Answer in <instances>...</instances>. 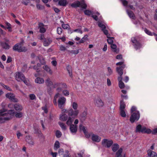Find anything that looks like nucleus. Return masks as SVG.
I'll return each instance as SVG.
<instances>
[{
	"mask_svg": "<svg viewBox=\"0 0 157 157\" xmlns=\"http://www.w3.org/2000/svg\"><path fill=\"white\" fill-rule=\"evenodd\" d=\"M15 104L10 103L8 105V107L12 109L14 108Z\"/></svg>",
	"mask_w": 157,
	"mask_h": 157,
	"instance_id": "63",
	"label": "nucleus"
},
{
	"mask_svg": "<svg viewBox=\"0 0 157 157\" xmlns=\"http://www.w3.org/2000/svg\"><path fill=\"white\" fill-rule=\"evenodd\" d=\"M61 132L59 130H57L56 132V135L58 138L62 136Z\"/></svg>",
	"mask_w": 157,
	"mask_h": 157,
	"instance_id": "44",
	"label": "nucleus"
},
{
	"mask_svg": "<svg viewBox=\"0 0 157 157\" xmlns=\"http://www.w3.org/2000/svg\"><path fill=\"white\" fill-rule=\"evenodd\" d=\"M2 85L5 89L9 91L11 90V88L7 86L6 85L4 84H2Z\"/></svg>",
	"mask_w": 157,
	"mask_h": 157,
	"instance_id": "54",
	"label": "nucleus"
},
{
	"mask_svg": "<svg viewBox=\"0 0 157 157\" xmlns=\"http://www.w3.org/2000/svg\"><path fill=\"white\" fill-rule=\"evenodd\" d=\"M126 12L127 13V14H128V16H129V17L131 19H135V15L133 13V12L130 11L128 10L127 9L126 10Z\"/></svg>",
	"mask_w": 157,
	"mask_h": 157,
	"instance_id": "27",
	"label": "nucleus"
},
{
	"mask_svg": "<svg viewBox=\"0 0 157 157\" xmlns=\"http://www.w3.org/2000/svg\"><path fill=\"white\" fill-rule=\"evenodd\" d=\"M36 7L38 9L40 10H42L44 9V7L40 4H37Z\"/></svg>",
	"mask_w": 157,
	"mask_h": 157,
	"instance_id": "62",
	"label": "nucleus"
},
{
	"mask_svg": "<svg viewBox=\"0 0 157 157\" xmlns=\"http://www.w3.org/2000/svg\"><path fill=\"white\" fill-rule=\"evenodd\" d=\"M25 77L24 75L21 72H18L16 73L15 79L18 81H21L23 80Z\"/></svg>",
	"mask_w": 157,
	"mask_h": 157,
	"instance_id": "15",
	"label": "nucleus"
},
{
	"mask_svg": "<svg viewBox=\"0 0 157 157\" xmlns=\"http://www.w3.org/2000/svg\"><path fill=\"white\" fill-rule=\"evenodd\" d=\"M131 41L133 45L136 50L139 49L141 48V45L139 40H131Z\"/></svg>",
	"mask_w": 157,
	"mask_h": 157,
	"instance_id": "14",
	"label": "nucleus"
},
{
	"mask_svg": "<svg viewBox=\"0 0 157 157\" xmlns=\"http://www.w3.org/2000/svg\"><path fill=\"white\" fill-rule=\"evenodd\" d=\"M79 128L80 129H82V130L84 134L87 133V132L86 131V129L85 127L82 126V125L81 124L79 125Z\"/></svg>",
	"mask_w": 157,
	"mask_h": 157,
	"instance_id": "48",
	"label": "nucleus"
},
{
	"mask_svg": "<svg viewBox=\"0 0 157 157\" xmlns=\"http://www.w3.org/2000/svg\"><path fill=\"white\" fill-rule=\"evenodd\" d=\"M29 97L30 99L31 100H33L36 98V97L34 94H31L29 95Z\"/></svg>",
	"mask_w": 157,
	"mask_h": 157,
	"instance_id": "52",
	"label": "nucleus"
},
{
	"mask_svg": "<svg viewBox=\"0 0 157 157\" xmlns=\"http://www.w3.org/2000/svg\"><path fill=\"white\" fill-rule=\"evenodd\" d=\"M23 40H22L21 42L16 44L13 47V50L18 52H26L27 49L26 47L23 46Z\"/></svg>",
	"mask_w": 157,
	"mask_h": 157,
	"instance_id": "4",
	"label": "nucleus"
},
{
	"mask_svg": "<svg viewBox=\"0 0 157 157\" xmlns=\"http://www.w3.org/2000/svg\"><path fill=\"white\" fill-rule=\"evenodd\" d=\"M67 69L69 74L70 76L71 77H72V73L71 68H70L69 66H68L67 67Z\"/></svg>",
	"mask_w": 157,
	"mask_h": 157,
	"instance_id": "45",
	"label": "nucleus"
},
{
	"mask_svg": "<svg viewBox=\"0 0 157 157\" xmlns=\"http://www.w3.org/2000/svg\"><path fill=\"white\" fill-rule=\"evenodd\" d=\"M59 147H60V144L59 143V141H56L54 144V149L55 150H56L58 148H59Z\"/></svg>",
	"mask_w": 157,
	"mask_h": 157,
	"instance_id": "38",
	"label": "nucleus"
},
{
	"mask_svg": "<svg viewBox=\"0 0 157 157\" xmlns=\"http://www.w3.org/2000/svg\"><path fill=\"white\" fill-rule=\"evenodd\" d=\"M78 126L76 125L72 124L70 126V130L72 133H75L77 131Z\"/></svg>",
	"mask_w": 157,
	"mask_h": 157,
	"instance_id": "18",
	"label": "nucleus"
},
{
	"mask_svg": "<svg viewBox=\"0 0 157 157\" xmlns=\"http://www.w3.org/2000/svg\"><path fill=\"white\" fill-rule=\"evenodd\" d=\"M136 132H141L142 133L150 134L151 133L153 135H155L157 133V128H154L152 131L149 128H147L145 127H142L141 124H139L136 127Z\"/></svg>",
	"mask_w": 157,
	"mask_h": 157,
	"instance_id": "1",
	"label": "nucleus"
},
{
	"mask_svg": "<svg viewBox=\"0 0 157 157\" xmlns=\"http://www.w3.org/2000/svg\"><path fill=\"white\" fill-rule=\"evenodd\" d=\"M35 83L38 84H43L44 81V79L41 77H37L35 80Z\"/></svg>",
	"mask_w": 157,
	"mask_h": 157,
	"instance_id": "28",
	"label": "nucleus"
},
{
	"mask_svg": "<svg viewBox=\"0 0 157 157\" xmlns=\"http://www.w3.org/2000/svg\"><path fill=\"white\" fill-rule=\"evenodd\" d=\"M72 107L74 110L72 108H71L67 110V112L69 116H73L76 117L79 112V110L77 109L78 104L75 102H73L72 104Z\"/></svg>",
	"mask_w": 157,
	"mask_h": 157,
	"instance_id": "3",
	"label": "nucleus"
},
{
	"mask_svg": "<svg viewBox=\"0 0 157 157\" xmlns=\"http://www.w3.org/2000/svg\"><path fill=\"white\" fill-rule=\"evenodd\" d=\"M6 32L3 31L2 29H0V34L3 36H5L6 34Z\"/></svg>",
	"mask_w": 157,
	"mask_h": 157,
	"instance_id": "61",
	"label": "nucleus"
},
{
	"mask_svg": "<svg viewBox=\"0 0 157 157\" xmlns=\"http://www.w3.org/2000/svg\"><path fill=\"white\" fill-rule=\"evenodd\" d=\"M122 2V4L123 6H125L126 8L129 7L132 10H134L135 8L132 5H130L128 6H127L128 2L127 1L124 0H120Z\"/></svg>",
	"mask_w": 157,
	"mask_h": 157,
	"instance_id": "26",
	"label": "nucleus"
},
{
	"mask_svg": "<svg viewBox=\"0 0 157 157\" xmlns=\"http://www.w3.org/2000/svg\"><path fill=\"white\" fill-rule=\"evenodd\" d=\"M14 108L17 111L20 112L22 110L23 107L21 105H19L18 104L16 103L15 104Z\"/></svg>",
	"mask_w": 157,
	"mask_h": 157,
	"instance_id": "32",
	"label": "nucleus"
},
{
	"mask_svg": "<svg viewBox=\"0 0 157 157\" xmlns=\"http://www.w3.org/2000/svg\"><path fill=\"white\" fill-rule=\"evenodd\" d=\"M71 6L74 8L80 7L83 9H86L87 7V5L85 3L84 0H82L81 2L79 1L75 2L72 3L71 5Z\"/></svg>",
	"mask_w": 157,
	"mask_h": 157,
	"instance_id": "6",
	"label": "nucleus"
},
{
	"mask_svg": "<svg viewBox=\"0 0 157 157\" xmlns=\"http://www.w3.org/2000/svg\"><path fill=\"white\" fill-rule=\"evenodd\" d=\"M119 148V145L117 144H114L112 146V151L114 152H116Z\"/></svg>",
	"mask_w": 157,
	"mask_h": 157,
	"instance_id": "35",
	"label": "nucleus"
},
{
	"mask_svg": "<svg viewBox=\"0 0 157 157\" xmlns=\"http://www.w3.org/2000/svg\"><path fill=\"white\" fill-rule=\"evenodd\" d=\"M33 68L36 70V71L37 72H38L40 71V69L36 66L35 65L33 67Z\"/></svg>",
	"mask_w": 157,
	"mask_h": 157,
	"instance_id": "56",
	"label": "nucleus"
},
{
	"mask_svg": "<svg viewBox=\"0 0 157 157\" xmlns=\"http://www.w3.org/2000/svg\"><path fill=\"white\" fill-rule=\"evenodd\" d=\"M73 121V120L70 117H69L68 119L66 122L67 124L68 125L70 126V125L72 124V123Z\"/></svg>",
	"mask_w": 157,
	"mask_h": 157,
	"instance_id": "43",
	"label": "nucleus"
},
{
	"mask_svg": "<svg viewBox=\"0 0 157 157\" xmlns=\"http://www.w3.org/2000/svg\"><path fill=\"white\" fill-rule=\"evenodd\" d=\"M6 97L10 100L17 102V99L15 98L14 94L11 93H8L6 95Z\"/></svg>",
	"mask_w": 157,
	"mask_h": 157,
	"instance_id": "16",
	"label": "nucleus"
},
{
	"mask_svg": "<svg viewBox=\"0 0 157 157\" xmlns=\"http://www.w3.org/2000/svg\"><path fill=\"white\" fill-rule=\"evenodd\" d=\"M59 153L60 155H62L63 153V149H59L58 150Z\"/></svg>",
	"mask_w": 157,
	"mask_h": 157,
	"instance_id": "64",
	"label": "nucleus"
},
{
	"mask_svg": "<svg viewBox=\"0 0 157 157\" xmlns=\"http://www.w3.org/2000/svg\"><path fill=\"white\" fill-rule=\"evenodd\" d=\"M143 30L149 36H154L155 37L156 39H157V34L151 33L149 30L146 28H143Z\"/></svg>",
	"mask_w": 157,
	"mask_h": 157,
	"instance_id": "23",
	"label": "nucleus"
},
{
	"mask_svg": "<svg viewBox=\"0 0 157 157\" xmlns=\"http://www.w3.org/2000/svg\"><path fill=\"white\" fill-rule=\"evenodd\" d=\"M123 151V149L121 147L116 153V157H122L121 154Z\"/></svg>",
	"mask_w": 157,
	"mask_h": 157,
	"instance_id": "34",
	"label": "nucleus"
},
{
	"mask_svg": "<svg viewBox=\"0 0 157 157\" xmlns=\"http://www.w3.org/2000/svg\"><path fill=\"white\" fill-rule=\"evenodd\" d=\"M67 88V84L62 82H55L53 89L56 88V90L58 92L61 91L63 89Z\"/></svg>",
	"mask_w": 157,
	"mask_h": 157,
	"instance_id": "5",
	"label": "nucleus"
},
{
	"mask_svg": "<svg viewBox=\"0 0 157 157\" xmlns=\"http://www.w3.org/2000/svg\"><path fill=\"white\" fill-rule=\"evenodd\" d=\"M23 116V113L22 112H19L17 113L15 115V117L17 118H21Z\"/></svg>",
	"mask_w": 157,
	"mask_h": 157,
	"instance_id": "47",
	"label": "nucleus"
},
{
	"mask_svg": "<svg viewBox=\"0 0 157 157\" xmlns=\"http://www.w3.org/2000/svg\"><path fill=\"white\" fill-rule=\"evenodd\" d=\"M43 68L48 73L51 75L52 74V71L50 67L47 65H45L43 67Z\"/></svg>",
	"mask_w": 157,
	"mask_h": 157,
	"instance_id": "31",
	"label": "nucleus"
},
{
	"mask_svg": "<svg viewBox=\"0 0 157 157\" xmlns=\"http://www.w3.org/2000/svg\"><path fill=\"white\" fill-rule=\"evenodd\" d=\"M25 140L30 145H33L34 142L33 141L32 137L29 136H27L25 137Z\"/></svg>",
	"mask_w": 157,
	"mask_h": 157,
	"instance_id": "22",
	"label": "nucleus"
},
{
	"mask_svg": "<svg viewBox=\"0 0 157 157\" xmlns=\"http://www.w3.org/2000/svg\"><path fill=\"white\" fill-rule=\"evenodd\" d=\"M111 48L113 49V51L114 52H117V50L116 49L117 46L115 44H112L111 45Z\"/></svg>",
	"mask_w": 157,
	"mask_h": 157,
	"instance_id": "46",
	"label": "nucleus"
},
{
	"mask_svg": "<svg viewBox=\"0 0 157 157\" xmlns=\"http://www.w3.org/2000/svg\"><path fill=\"white\" fill-rule=\"evenodd\" d=\"M126 105L123 100H121L120 101V109H125Z\"/></svg>",
	"mask_w": 157,
	"mask_h": 157,
	"instance_id": "37",
	"label": "nucleus"
},
{
	"mask_svg": "<svg viewBox=\"0 0 157 157\" xmlns=\"http://www.w3.org/2000/svg\"><path fill=\"white\" fill-rule=\"evenodd\" d=\"M108 71L109 72V75H111L113 73V71L110 67H108L107 68Z\"/></svg>",
	"mask_w": 157,
	"mask_h": 157,
	"instance_id": "57",
	"label": "nucleus"
},
{
	"mask_svg": "<svg viewBox=\"0 0 157 157\" xmlns=\"http://www.w3.org/2000/svg\"><path fill=\"white\" fill-rule=\"evenodd\" d=\"M84 13L85 14L87 15L88 16H90L91 15H92V17L96 21H97L98 20V16H99L100 15V13L98 12H96V15H95L94 14V13L93 12L88 10H85L84 12Z\"/></svg>",
	"mask_w": 157,
	"mask_h": 157,
	"instance_id": "12",
	"label": "nucleus"
},
{
	"mask_svg": "<svg viewBox=\"0 0 157 157\" xmlns=\"http://www.w3.org/2000/svg\"><path fill=\"white\" fill-rule=\"evenodd\" d=\"M102 144L103 146L106 147L107 148H109L112 145L113 142L112 140H108V139H104L102 141Z\"/></svg>",
	"mask_w": 157,
	"mask_h": 157,
	"instance_id": "11",
	"label": "nucleus"
},
{
	"mask_svg": "<svg viewBox=\"0 0 157 157\" xmlns=\"http://www.w3.org/2000/svg\"><path fill=\"white\" fill-rule=\"evenodd\" d=\"M136 108L135 106H132L131 109V112L132 114L134 113V112H135L136 111H136Z\"/></svg>",
	"mask_w": 157,
	"mask_h": 157,
	"instance_id": "58",
	"label": "nucleus"
},
{
	"mask_svg": "<svg viewBox=\"0 0 157 157\" xmlns=\"http://www.w3.org/2000/svg\"><path fill=\"white\" fill-rule=\"evenodd\" d=\"M69 52L71 54H78L79 53L78 50H72L71 51H69Z\"/></svg>",
	"mask_w": 157,
	"mask_h": 157,
	"instance_id": "51",
	"label": "nucleus"
},
{
	"mask_svg": "<svg viewBox=\"0 0 157 157\" xmlns=\"http://www.w3.org/2000/svg\"><path fill=\"white\" fill-rule=\"evenodd\" d=\"M148 155L150 157H157V153L150 149H149L147 151Z\"/></svg>",
	"mask_w": 157,
	"mask_h": 157,
	"instance_id": "24",
	"label": "nucleus"
},
{
	"mask_svg": "<svg viewBox=\"0 0 157 157\" xmlns=\"http://www.w3.org/2000/svg\"><path fill=\"white\" fill-rule=\"evenodd\" d=\"M6 25L7 26L6 28V29H8V30L9 32H11L12 31L11 25L8 22H6Z\"/></svg>",
	"mask_w": 157,
	"mask_h": 157,
	"instance_id": "40",
	"label": "nucleus"
},
{
	"mask_svg": "<svg viewBox=\"0 0 157 157\" xmlns=\"http://www.w3.org/2000/svg\"><path fill=\"white\" fill-rule=\"evenodd\" d=\"M99 27L101 29L102 31H103L104 33L107 36L108 38H110L109 36L108 31L105 29L107 28V25L105 23L103 24L102 23L99 22L98 24Z\"/></svg>",
	"mask_w": 157,
	"mask_h": 157,
	"instance_id": "9",
	"label": "nucleus"
},
{
	"mask_svg": "<svg viewBox=\"0 0 157 157\" xmlns=\"http://www.w3.org/2000/svg\"><path fill=\"white\" fill-rule=\"evenodd\" d=\"M45 83L46 86L48 87H52L53 88L54 83L51 81L49 78H48L45 81Z\"/></svg>",
	"mask_w": 157,
	"mask_h": 157,
	"instance_id": "20",
	"label": "nucleus"
},
{
	"mask_svg": "<svg viewBox=\"0 0 157 157\" xmlns=\"http://www.w3.org/2000/svg\"><path fill=\"white\" fill-rule=\"evenodd\" d=\"M21 81H23L28 86L29 85V82L26 79L25 77H24V78L23 80H22Z\"/></svg>",
	"mask_w": 157,
	"mask_h": 157,
	"instance_id": "59",
	"label": "nucleus"
},
{
	"mask_svg": "<svg viewBox=\"0 0 157 157\" xmlns=\"http://www.w3.org/2000/svg\"><path fill=\"white\" fill-rule=\"evenodd\" d=\"M140 117V114L138 111L132 113L130 118V121L132 123H133L135 121H138Z\"/></svg>",
	"mask_w": 157,
	"mask_h": 157,
	"instance_id": "7",
	"label": "nucleus"
},
{
	"mask_svg": "<svg viewBox=\"0 0 157 157\" xmlns=\"http://www.w3.org/2000/svg\"><path fill=\"white\" fill-rule=\"evenodd\" d=\"M34 133L38 134L39 137L42 138L44 137L43 135L41 133L40 129L38 127H34Z\"/></svg>",
	"mask_w": 157,
	"mask_h": 157,
	"instance_id": "19",
	"label": "nucleus"
},
{
	"mask_svg": "<svg viewBox=\"0 0 157 157\" xmlns=\"http://www.w3.org/2000/svg\"><path fill=\"white\" fill-rule=\"evenodd\" d=\"M38 58L40 62L42 64H44L45 63V62L44 59L42 58V60H41V58L39 57H38Z\"/></svg>",
	"mask_w": 157,
	"mask_h": 157,
	"instance_id": "60",
	"label": "nucleus"
},
{
	"mask_svg": "<svg viewBox=\"0 0 157 157\" xmlns=\"http://www.w3.org/2000/svg\"><path fill=\"white\" fill-rule=\"evenodd\" d=\"M15 114L13 109L9 110L6 113H4V111L2 110H0V116L3 117L5 121L11 119L14 116Z\"/></svg>",
	"mask_w": 157,
	"mask_h": 157,
	"instance_id": "2",
	"label": "nucleus"
},
{
	"mask_svg": "<svg viewBox=\"0 0 157 157\" xmlns=\"http://www.w3.org/2000/svg\"><path fill=\"white\" fill-rule=\"evenodd\" d=\"M59 49L61 51H64L66 50V48L65 46L61 45L59 46Z\"/></svg>",
	"mask_w": 157,
	"mask_h": 157,
	"instance_id": "55",
	"label": "nucleus"
},
{
	"mask_svg": "<svg viewBox=\"0 0 157 157\" xmlns=\"http://www.w3.org/2000/svg\"><path fill=\"white\" fill-rule=\"evenodd\" d=\"M51 42V40H44L43 42V44L44 46H47L49 45Z\"/></svg>",
	"mask_w": 157,
	"mask_h": 157,
	"instance_id": "41",
	"label": "nucleus"
},
{
	"mask_svg": "<svg viewBox=\"0 0 157 157\" xmlns=\"http://www.w3.org/2000/svg\"><path fill=\"white\" fill-rule=\"evenodd\" d=\"M62 27L64 29H67L69 28L70 26L68 24H63L62 25Z\"/></svg>",
	"mask_w": 157,
	"mask_h": 157,
	"instance_id": "50",
	"label": "nucleus"
},
{
	"mask_svg": "<svg viewBox=\"0 0 157 157\" xmlns=\"http://www.w3.org/2000/svg\"><path fill=\"white\" fill-rule=\"evenodd\" d=\"M66 100V98L64 97H61L59 98L58 100V104L59 108L63 109V108Z\"/></svg>",
	"mask_w": 157,
	"mask_h": 157,
	"instance_id": "10",
	"label": "nucleus"
},
{
	"mask_svg": "<svg viewBox=\"0 0 157 157\" xmlns=\"http://www.w3.org/2000/svg\"><path fill=\"white\" fill-rule=\"evenodd\" d=\"M87 114V110L86 109L83 113L80 114V117L81 119L83 121L85 120L86 119Z\"/></svg>",
	"mask_w": 157,
	"mask_h": 157,
	"instance_id": "25",
	"label": "nucleus"
},
{
	"mask_svg": "<svg viewBox=\"0 0 157 157\" xmlns=\"http://www.w3.org/2000/svg\"><path fill=\"white\" fill-rule=\"evenodd\" d=\"M58 124L63 130H66V126L65 124H64L63 123L61 122H59Z\"/></svg>",
	"mask_w": 157,
	"mask_h": 157,
	"instance_id": "39",
	"label": "nucleus"
},
{
	"mask_svg": "<svg viewBox=\"0 0 157 157\" xmlns=\"http://www.w3.org/2000/svg\"><path fill=\"white\" fill-rule=\"evenodd\" d=\"M96 102L97 106L98 107H102L104 105V102L100 98L96 100Z\"/></svg>",
	"mask_w": 157,
	"mask_h": 157,
	"instance_id": "29",
	"label": "nucleus"
},
{
	"mask_svg": "<svg viewBox=\"0 0 157 157\" xmlns=\"http://www.w3.org/2000/svg\"><path fill=\"white\" fill-rule=\"evenodd\" d=\"M60 120L62 121H65L68 119V116L67 114H63L60 117Z\"/></svg>",
	"mask_w": 157,
	"mask_h": 157,
	"instance_id": "36",
	"label": "nucleus"
},
{
	"mask_svg": "<svg viewBox=\"0 0 157 157\" xmlns=\"http://www.w3.org/2000/svg\"><path fill=\"white\" fill-rule=\"evenodd\" d=\"M39 31L41 33H44L46 32V29L47 28L46 25H44L42 23H39L38 25Z\"/></svg>",
	"mask_w": 157,
	"mask_h": 157,
	"instance_id": "17",
	"label": "nucleus"
},
{
	"mask_svg": "<svg viewBox=\"0 0 157 157\" xmlns=\"http://www.w3.org/2000/svg\"><path fill=\"white\" fill-rule=\"evenodd\" d=\"M57 33L59 34H60L62 33V29L61 27L57 28Z\"/></svg>",
	"mask_w": 157,
	"mask_h": 157,
	"instance_id": "53",
	"label": "nucleus"
},
{
	"mask_svg": "<svg viewBox=\"0 0 157 157\" xmlns=\"http://www.w3.org/2000/svg\"><path fill=\"white\" fill-rule=\"evenodd\" d=\"M59 4L62 6H65L67 4V2L66 0H58Z\"/></svg>",
	"mask_w": 157,
	"mask_h": 157,
	"instance_id": "33",
	"label": "nucleus"
},
{
	"mask_svg": "<svg viewBox=\"0 0 157 157\" xmlns=\"http://www.w3.org/2000/svg\"><path fill=\"white\" fill-rule=\"evenodd\" d=\"M123 73L122 72H119V76L118 78V80L119 81V86L121 89H123L124 87V84L122 82V75H123Z\"/></svg>",
	"mask_w": 157,
	"mask_h": 157,
	"instance_id": "13",
	"label": "nucleus"
},
{
	"mask_svg": "<svg viewBox=\"0 0 157 157\" xmlns=\"http://www.w3.org/2000/svg\"><path fill=\"white\" fill-rule=\"evenodd\" d=\"M91 139L94 142H99L100 141L101 138L97 135L92 134L91 136Z\"/></svg>",
	"mask_w": 157,
	"mask_h": 157,
	"instance_id": "21",
	"label": "nucleus"
},
{
	"mask_svg": "<svg viewBox=\"0 0 157 157\" xmlns=\"http://www.w3.org/2000/svg\"><path fill=\"white\" fill-rule=\"evenodd\" d=\"M62 93L65 96H67L69 95V91L67 90H64L62 91Z\"/></svg>",
	"mask_w": 157,
	"mask_h": 157,
	"instance_id": "49",
	"label": "nucleus"
},
{
	"mask_svg": "<svg viewBox=\"0 0 157 157\" xmlns=\"http://www.w3.org/2000/svg\"><path fill=\"white\" fill-rule=\"evenodd\" d=\"M116 65L120 66L119 67H117L116 68V71L118 74H119V72H122L123 73V71L125 67V65L124 64V62H120L116 63Z\"/></svg>",
	"mask_w": 157,
	"mask_h": 157,
	"instance_id": "8",
	"label": "nucleus"
},
{
	"mask_svg": "<svg viewBox=\"0 0 157 157\" xmlns=\"http://www.w3.org/2000/svg\"><path fill=\"white\" fill-rule=\"evenodd\" d=\"M120 115L122 117H126V114L125 109H120Z\"/></svg>",
	"mask_w": 157,
	"mask_h": 157,
	"instance_id": "42",
	"label": "nucleus"
},
{
	"mask_svg": "<svg viewBox=\"0 0 157 157\" xmlns=\"http://www.w3.org/2000/svg\"><path fill=\"white\" fill-rule=\"evenodd\" d=\"M1 46L3 49L6 50L9 49L10 48V46L9 44L5 42L1 43Z\"/></svg>",
	"mask_w": 157,
	"mask_h": 157,
	"instance_id": "30",
	"label": "nucleus"
}]
</instances>
